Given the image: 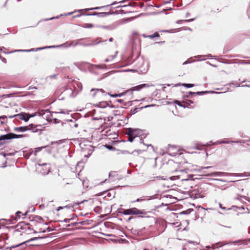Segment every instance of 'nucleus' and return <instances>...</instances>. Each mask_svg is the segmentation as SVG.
<instances>
[{
  "instance_id": "nucleus-35",
  "label": "nucleus",
  "mask_w": 250,
  "mask_h": 250,
  "mask_svg": "<svg viewBox=\"0 0 250 250\" xmlns=\"http://www.w3.org/2000/svg\"><path fill=\"white\" fill-rule=\"evenodd\" d=\"M223 173L221 172H213L211 174H210V175H215V176H218V175H221Z\"/></svg>"
},
{
  "instance_id": "nucleus-14",
  "label": "nucleus",
  "mask_w": 250,
  "mask_h": 250,
  "mask_svg": "<svg viewBox=\"0 0 250 250\" xmlns=\"http://www.w3.org/2000/svg\"><path fill=\"white\" fill-rule=\"evenodd\" d=\"M24 213V212L21 211H17L15 215H12L11 218H13L14 221H15V222H17L20 219H24V218H22V214Z\"/></svg>"
},
{
  "instance_id": "nucleus-44",
  "label": "nucleus",
  "mask_w": 250,
  "mask_h": 250,
  "mask_svg": "<svg viewBox=\"0 0 250 250\" xmlns=\"http://www.w3.org/2000/svg\"><path fill=\"white\" fill-rule=\"evenodd\" d=\"M35 149H36L35 152H38V151H40L42 149V147L36 148H35Z\"/></svg>"
},
{
  "instance_id": "nucleus-63",
  "label": "nucleus",
  "mask_w": 250,
  "mask_h": 250,
  "mask_svg": "<svg viewBox=\"0 0 250 250\" xmlns=\"http://www.w3.org/2000/svg\"><path fill=\"white\" fill-rule=\"evenodd\" d=\"M167 209H169V208L168 207H167Z\"/></svg>"
},
{
  "instance_id": "nucleus-50",
  "label": "nucleus",
  "mask_w": 250,
  "mask_h": 250,
  "mask_svg": "<svg viewBox=\"0 0 250 250\" xmlns=\"http://www.w3.org/2000/svg\"><path fill=\"white\" fill-rule=\"evenodd\" d=\"M76 223H74L71 224V226H76Z\"/></svg>"
},
{
  "instance_id": "nucleus-25",
  "label": "nucleus",
  "mask_w": 250,
  "mask_h": 250,
  "mask_svg": "<svg viewBox=\"0 0 250 250\" xmlns=\"http://www.w3.org/2000/svg\"><path fill=\"white\" fill-rule=\"evenodd\" d=\"M92 222V220L86 219L84 221L80 222L79 223H80L82 225H88L91 224Z\"/></svg>"
},
{
  "instance_id": "nucleus-36",
  "label": "nucleus",
  "mask_w": 250,
  "mask_h": 250,
  "mask_svg": "<svg viewBox=\"0 0 250 250\" xmlns=\"http://www.w3.org/2000/svg\"><path fill=\"white\" fill-rule=\"evenodd\" d=\"M5 220H6V219H1L0 220V226H4L6 224V223H5L4 222Z\"/></svg>"
},
{
  "instance_id": "nucleus-16",
  "label": "nucleus",
  "mask_w": 250,
  "mask_h": 250,
  "mask_svg": "<svg viewBox=\"0 0 250 250\" xmlns=\"http://www.w3.org/2000/svg\"><path fill=\"white\" fill-rule=\"evenodd\" d=\"M192 206L198 208V211L201 215H205L206 211L207 210V209H206L205 208L201 207L200 206L197 205L196 204H191Z\"/></svg>"
},
{
  "instance_id": "nucleus-52",
  "label": "nucleus",
  "mask_w": 250,
  "mask_h": 250,
  "mask_svg": "<svg viewBox=\"0 0 250 250\" xmlns=\"http://www.w3.org/2000/svg\"><path fill=\"white\" fill-rule=\"evenodd\" d=\"M99 8V7H95V8H91V10H92V9H98Z\"/></svg>"
},
{
  "instance_id": "nucleus-53",
  "label": "nucleus",
  "mask_w": 250,
  "mask_h": 250,
  "mask_svg": "<svg viewBox=\"0 0 250 250\" xmlns=\"http://www.w3.org/2000/svg\"><path fill=\"white\" fill-rule=\"evenodd\" d=\"M248 232L249 233H250V226L248 228Z\"/></svg>"
},
{
  "instance_id": "nucleus-11",
  "label": "nucleus",
  "mask_w": 250,
  "mask_h": 250,
  "mask_svg": "<svg viewBox=\"0 0 250 250\" xmlns=\"http://www.w3.org/2000/svg\"><path fill=\"white\" fill-rule=\"evenodd\" d=\"M42 127L41 125H35L34 124H30L27 126L28 130H31L32 132L35 133L38 131H41Z\"/></svg>"
},
{
  "instance_id": "nucleus-27",
  "label": "nucleus",
  "mask_w": 250,
  "mask_h": 250,
  "mask_svg": "<svg viewBox=\"0 0 250 250\" xmlns=\"http://www.w3.org/2000/svg\"><path fill=\"white\" fill-rule=\"evenodd\" d=\"M117 53V52L116 51L114 53V55H109L108 57V58L105 60V62H107L111 61L112 60H113L115 58V57H116V55Z\"/></svg>"
},
{
  "instance_id": "nucleus-56",
  "label": "nucleus",
  "mask_w": 250,
  "mask_h": 250,
  "mask_svg": "<svg viewBox=\"0 0 250 250\" xmlns=\"http://www.w3.org/2000/svg\"><path fill=\"white\" fill-rule=\"evenodd\" d=\"M107 196H109L110 197V193H108L107 194Z\"/></svg>"
},
{
  "instance_id": "nucleus-31",
  "label": "nucleus",
  "mask_w": 250,
  "mask_h": 250,
  "mask_svg": "<svg viewBox=\"0 0 250 250\" xmlns=\"http://www.w3.org/2000/svg\"><path fill=\"white\" fill-rule=\"evenodd\" d=\"M192 211H193V209L188 208L187 210L183 211L180 212L179 214H188Z\"/></svg>"
},
{
  "instance_id": "nucleus-40",
  "label": "nucleus",
  "mask_w": 250,
  "mask_h": 250,
  "mask_svg": "<svg viewBox=\"0 0 250 250\" xmlns=\"http://www.w3.org/2000/svg\"><path fill=\"white\" fill-rule=\"evenodd\" d=\"M169 204H161L157 207H156V208H160L161 207H163V206H165V207H167V205H168Z\"/></svg>"
},
{
  "instance_id": "nucleus-49",
  "label": "nucleus",
  "mask_w": 250,
  "mask_h": 250,
  "mask_svg": "<svg viewBox=\"0 0 250 250\" xmlns=\"http://www.w3.org/2000/svg\"><path fill=\"white\" fill-rule=\"evenodd\" d=\"M220 226L223 227H226V228H230V227H227V226H224V225H220Z\"/></svg>"
},
{
  "instance_id": "nucleus-21",
  "label": "nucleus",
  "mask_w": 250,
  "mask_h": 250,
  "mask_svg": "<svg viewBox=\"0 0 250 250\" xmlns=\"http://www.w3.org/2000/svg\"><path fill=\"white\" fill-rule=\"evenodd\" d=\"M143 37L145 38H149V39H153L155 37H159L160 35L158 32H155L152 35H146L145 34H143Z\"/></svg>"
},
{
  "instance_id": "nucleus-51",
  "label": "nucleus",
  "mask_w": 250,
  "mask_h": 250,
  "mask_svg": "<svg viewBox=\"0 0 250 250\" xmlns=\"http://www.w3.org/2000/svg\"><path fill=\"white\" fill-rule=\"evenodd\" d=\"M70 226H71V224H67V225H66V227H70Z\"/></svg>"
},
{
  "instance_id": "nucleus-62",
  "label": "nucleus",
  "mask_w": 250,
  "mask_h": 250,
  "mask_svg": "<svg viewBox=\"0 0 250 250\" xmlns=\"http://www.w3.org/2000/svg\"><path fill=\"white\" fill-rule=\"evenodd\" d=\"M144 250H148L147 249H144Z\"/></svg>"
},
{
  "instance_id": "nucleus-29",
  "label": "nucleus",
  "mask_w": 250,
  "mask_h": 250,
  "mask_svg": "<svg viewBox=\"0 0 250 250\" xmlns=\"http://www.w3.org/2000/svg\"><path fill=\"white\" fill-rule=\"evenodd\" d=\"M82 26L83 28H91L94 27V25L92 23H83Z\"/></svg>"
},
{
  "instance_id": "nucleus-55",
  "label": "nucleus",
  "mask_w": 250,
  "mask_h": 250,
  "mask_svg": "<svg viewBox=\"0 0 250 250\" xmlns=\"http://www.w3.org/2000/svg\"><path fill=\"white\" fill-rule=\"evenodd\" d=\"M70 91H71V95L73 94V91L71 89H70Z\"/></svg>"
},
{
  "instance_id": "nucleus-64",
  "label": "nucleus",
  "mask_w": 250,
  "mask_h": 250,
  "mask_svg": "<svg viewBox=\"0 0 250 250\" xmlns=\"http://www.w3.org/2000/svg\"><path fill=\"white\" fill-rule=\"evenodd\" d=\"M242 209H244V207H242Z\"/></svg>"
},
{
  "instance_id": "nucleus-6",
  "label": "nucleus",
  "mask_w": 250,
  "mask_h": 250,
  "mask_svg": "<svg viewBox=\"0 0 250 250\" xmlns=\"http://www.w3.org/2000/svg\"><path fill=\"white\" fill-rule=\"evenodd\" d=\"M43 114L44 113L43 112V111H41L36 112L34 114H32V115H30V114L25 113H22L16 115V116L18 117V118L20 120H24L25 122H27V121H28V120L29 119V118L30 117H34L37 115L42 116Z\"/></svg>"
},
{
  "instance_id": "nucleus-3",
  "label": "nucleus",
  "mask_w": 250,
  "mask_h": 250,
  "mask_svg": "<svg viewBox=\"0 0 250 250\" xmlns=\"http://www.w3.org/2000/svg\"><path fill=\"white\" fill-rule=\"evenodd\" d=\"M29 220L32 222L33 226L36 227L38 229V226L41 225H48V223L45 222L42 217L40 216L32 215L28 216Z\"/></svg>"
},
{
  "instance_id": "nucleus-54",
  "label": "nucleus",
  "mask_w": 250,
  "mask_h": 250,
  "mask_svg": "<svg viewBox=\"0 0 250 250\" xmlns=\"http://www.w3.org/2000/svg\"><path fill=\"white\" fill-rule=\"evenodd\" d=\"M172 215H173V216H176L177 215V214L175 213H172Z\"/></svg>"
},
{
  "instance_id": "nucleus-7",
  "label": "nucleus",
  "mask_w": 250,
  "mask_h": 250,
  "mask_svg": "<svg viewBox=\"0 0 250 250\" xmlns=\"http://www.w3.org/2000/svg\"><path fill=\"white\" fill-rule=\"evenodd\" d=\"M139 130L138 129H133L128 128L127 129L125 134L128 135V140L132 142L134 139L137 137L139 134Z\"/></svg>"
},
{
  "instance_id": "nucleus-24",
  "label": "nucleus",
  "mask_w": 250,
  "mask_h": 250,
  "mask_svg": "<svg viewBox=\"0 0 250 250\" xmlns=\"http://www.w3.org/2000/svg\"><path fill=\"white\" fill-rule=\"evenodd\" d=\"M174 103L177 104V105H179L180 106L183 107H188V105H187L186 103H184V102H181L178 100L175 101Z\"/></svg>"
},
{
  "instance_id": "nucleus-8",
  "label": "nucleus",
  "mask_w": 250,
  "mask_h": 250,
  "mask_svg": "<svg viewBox=\"0 0 250 250\" xmlns=\"http://www.w3.org/2000/svg\"><path fill=\"white\" fill-rule=\"evenodd\" d=\"M45 238H46L45 236L33 237V238H31L30 239H29V240H28L27 241H26L23 242L22 243H21L20 244H17V245H12V246H11V248H17V247H22L21 249H25L26 246H27L26 244L27 243L30 242H32V241H35V240H38V239H41Z\"/></svg>"
},
{
  "instance_id": "nucleus-26",
  "label": "nucleus",
  "mask_w": 250,
  "mask_h": 250,
  "mask_svg": "<svg viewBox=\"0 0 250 250\" xmlns=\"http://www.w3.org/2000/svg\"><path fill=\"white\" fill-rule=\"evenodd\" d=\"M151 197H147V196H143L141 198H138L136 200V202H141V201H147L148 200L151 199Z\"/></svg>"
},
{
  "instance_id": "nucleus-1",
  "label": "nucleus",
  "mask_w": 250,
  "mask_h": 250,
  "mask_svg": "<svg viewBox=\"0 0 250 250\" xmlns=\"http://www.w3.org/2000/svg\"><path fill=\"white\" fill-rule=\"evenodd\" d=\"M118 213L125 215H141L139 217H149V216H147V214L151 212L150 211H146L144 209L140 210L136 208H132L128 209H125L123 208H120L118 209Z\"/></svg>"
},
{
  "instance_id": "nucleus-23",
  "label": "nucleus",
  "mask_w": 250,
  "mask_h": 250,
  "mask_svg": "<svg viewBox=\"0 0 250 250\" xmlns=\"http://www.w3.org/2000/svg\"><path fill=\"white\" fill-rule=\"evenodd\" d=\"M103 206H97L93 208L94 211L98 214L102 213Z\"/></svg>"
},
{
  "instance_id": "nucleus-18",
  "label": "nucleus",
  "mask_w": 250,
  "mask_h": 250,
  "mask_svg": "<svg viewBox=\"0 0 250 250\" xmlns=\"http://www.w3.org/2000/svg\"><path fill=\"white\" fill-rule=\"evenodd\" d=\"M35 207L33 206L30 207L28 209H27L24 213L22 214V218H25L26 215L29 213V212H33L35 211Z\"/></svg>"
},
{
  "instance_id": "nucleus-43",
  "label": "nucleus",
  "mask_w": 250,
  "mask_h": 250,
  "mask_svg": "<svg viewBox=\"0 0 250 250\" xmlns=\"http://www.w3.org/2000/svg\"><path fill=\"white\" fill-rule=\"evenodd\" d=\"M211 247L213 249H215V248H216V247H215V245H214V244H212V245H211ZM206 248H207V249H209V248H210V246H207V247H206Z\"/></svg>"
},
{
  "instance_id": "nucleus-15",
  "label": "nucleus",
  "mask_w": 250,
  "mask_h": 250,
  "mask_svg": "<svg viewBox=\"0 0 250 250\" xmlns=\"http://www.w3.org/2000/svg\"><path fill=\"white\" fill-rule=\"evenodd\" d=\"M112 207L109 206H104L103 207L102 213L103 214L101 215V217H104L105 215L109 214L111 212Z\"/></svg>"
},
{
  "instance_id": "nucleus-34",
  "label": "nucleus",
  "mask_w": 250,
  "mask_h": 250,
  "mask_svg": "<svg viewBox=\"0 0 250 250\" xmlns=\"http://www.w3.org/2000/svg\"><path fill=\"white\" fill-rule=\"evenodd\" d=\"M242 241V239H240V240H235V241H230L229 243H228V244L230 245V244H232L240 243Z\"/></svg>"
},
{
  "instance_id": "nucleus-45",
  "label": "nucleus",
  "mask_w": 250,
  "mask_h": 250,
  "mask_svg": "<svg viewBox=\"0 0 250 250\" xmlns=\"http://www.w3.org/2000/svg\"><path fill=\"white\" fill-rule=\"evenodd\" d=\"M220 208H222V209H225L226 208L225 207H223V204H218Z\"/></svg>"
},
{
  "instance_id": "nucleus-42",
  "label": "nucleus",
  "mask_w": 250,
  "mask_h": 250,
  "mask_svg": "<svg viewBox=\"0 0 250 250\" xmlns=\"http://www.w3.org/2000/svg\"><path fill=\"white\" fill-rule=\"evenodd\" d=\"M88 201H89V202H94V201H93L92 199H89V200H83V201H82V202H81V203H83L84 202H88Z\"/></svg>"
},
{
  "instance_id": "nucleus-39",
  "label": "nucleus",
  "mask_w": 250,
  "mask_h": 250,
  "mask_svg": "<svg viewBox=\"0 0 250 250\" xmlns=\"http://www.w3.org/2000/svg\"><path fill=\"white\" fill-rule=\"evenodd\" d=\"M122 95H123V94H122V93L119 94H113V95L111 94L110 96L112 97H121Z\"/></svg>"
},
{
  "instance_id": "nucleus-61",
  "label": "nucleus",
  "mask_w": 250,
  "mask_h": 250,
  "mask_svg": "<svg viewBox=\"0 0 250 250\" xmlns=\"http://www.w3.org/2000/svg\"><path fill=\"white\" fill-rule=\"evenodd\" d=\"M177 223H173V225H176V224H177Z\"/></svg>"
},
{
  "instance_id": "nucleus-38",
  "label": "nucleus",
  "mask_w": 250,
  "mask_h": 250,
  "mask_svg": "<svg viewBox=\"0 0 250 250\" xmlns=\"http://www.w3.org/2000/svg\"><path fill=\"white\" fill-rule=\"evenodd\" d=\"M71 219L65 218L63 221H60V222H63L65 223H69Z\"/></svg>"
},
{
  "instance_id": "nucleus-28",
  "label": "nucleus",
  "mask_w": 250,
  "mask_h": 250,
  "mask_svg": "<svg viewBox=\"0 0 250 250\" xmlns=\"http://www.w3.org/2000/svg\"><path fill=\"white\" fill-rule=\"evenodd\" d=\"M180 85H182V86H184L187 88L192 87L194 86V85L193 84H188V83H182V84L179 83V84H176V86H180Z\"/></svg>"
},
{
  "instance_id": "nucleus-32",
  "label": "nucleus",
  "mask_w": 250,
  "mask_h": 250,
  "mask_svg": "<svg viewBox=\"0 0 250 250\" xmlns=\"http://www.w3.org/2000/svg\"><path fill=\"white\" fill-rule=\"evenodd\" d=\"M242 240V241L241 242H242V243L244 245H248L249 243H250V238L247 239H244Z\"/></svg>"
},
{
  "instance_id": "nucleus-47",
  "label": "nucleus",
  "mask_w": 250,
  "mask_h": 250,
  "mask_svg": "<svg viewBox=\"0 0 250 250\" xmlns=\"http://www.w3.org/2000/svg\"><path fill=\"white\" fill-rule=\"evenodd\" d=\"M11 246L10 247H6L5 248V250H8L9 249H10V250H12L13 248H11Z\"/></svg>"
},
{
  "instance_id": "nucleus-59",
  "label": "nucleus",
  "mask_w": 250,
  "mask_h": 250,
  "mask_svg": "<svg viewBox=\"0 0 250 250\" xmlns=\"http://www.w3.org/2000/svg\"><path fill=\"white\" fill-rule=\"evenodd\" d=\"M115 3V2L114 3H112L111 5H114Z\"/></svg>"
},
{
  "instance_id": "nucleus-19",
  "label": "nucleus",
  "mask_w": 250,
  "mask_h": 250,
  "mask_svg": "<svg viewBox=\"0 0 250 250\" xmlns=\"http://www.w3.org/2000/svg\"><path fill=\"white\" fill-rule=\"evenodd\" d=\"M105 135L107 136H111L112 138L113 139H115L118 136V134H116L115 132H114L113 134H112L111 132H110V129H108L107 130H106L105 131Z\"/></svg>"
},
{
  "instance_id": "nucleus-46",
  "label": "nucleus",
  "mask_w": 250,
  "mask_h": 250,
  "mask_svg": "<svg viewBox=\"0 0 250 250\" xmlns=\"http://www.w3.org/2000/svg\"><path fill=\"white\" fill-rule=\"evenodd\" d=\"M132 219V217H128L127 221L128 222V221H130Z\"/></svg>"
},
{
  "instance_id": "nucleus-12",
  "label": "nucleus",
  "mask_w": 250,
  "mask_h": 250,
  "mask_svg": "<svg viewBox=\"0 0 250 250\" xmlns=\"http://www.w3.org/2000/svg\"><path fill=\"white\" fill-rule=\"evenodd\" d=\"M39 208L40 209L42 210L45 208H46V212H47L49 214H50L51 213H55V208L52 206L50 209H48V204H46L45 205V204H40Z\"/></svg>"
},
{
  "instance_id": "nucleus-13",
  "label": "nucleus",
  "mask_w": 250,
  "mask_h": 250,
  "mask_svg": "<svg viewBox=\"0 0 250 250\" xmlns=\"http://www.w3.org/2000/svg\"><path fill=\"white\" fill-rule=\"evenodd\" d=\"M109 178L112 181L119 180L121 179V177L119 175L118 173L115 171H111L109 173Z\"/></svg>"
},
{
  "instance_id": "nucleus-58",
  "label": "nucleus",
  "mask_w": 250,
  "mask_h": 250,
  "mask_svg": "<svg viewBox=\"0 0 250 250\" xmlns=\"http://www.w3.org/2000/svg\"><path fill=\"white\" fill-rule=\"evenodd\" d=\"M0 241H1V240L0 239ZM0 249H2V247L1 246H0Z\"/></svg>"
},
{
  "instance_id": "nucleus-41",
  "label": "nucleus",
  "mask_w": 250,
  "mask_h": 250,
  "mask_svg": "<svg viewBox=\"0 0 250 250\" xmlns=\"http://www.w3.org/2000/svg\"><path fill=\"white\" fill-rule=\"evenodd\" d=\"M104 225L106 228H109L110 227V224L109 222H104Z\"/></svg>"
},
{
  "instance_id": "nucleus-60",
  "label": "nucleus",
  "mask_w": 250,
  "mask_h": 250,
  "mask_svg": "<svg viewBox=\"0 0 250 250\" xmlns=\"http://www.w3.org/2000/svg\"><path fill=\"white\" fill-rule=\"evenodd\" d=\"M122 2H123V1H121L119 2V3H122Z\"/></svg>"
},
{
  "instance_id": "nucleus-22",
  "label": "nucleus",
  "mask_w": 250,
  "mask_h": 250,
  "mask_svg": "<svg viewBox=\"0 0 250 250\" xmlns=\"http://www.w3.org/2000/svg\"><path fill=\"white\" fill-rule=\"evenodd\" d=\"M14 130L19 132H24L28 130L27 126L15 127Z\"/></svg>"
},
{
  "instance_id": "nucleus-2",
  "label": "nucleus",
  "mask_w": 250,
  "mask_h": 250,
  "mask_svg": "<svg viewBox=\"0 0 250 250\" xmlns=\"http://www.w3.org/2000/svg\"><path fill=\"white\" fill-rule=\"evenodd\" d=\"M31 224L26 223L24 221L19 222L15 226L6 227V229H14V233L20 232L21 233H26L29 234L33 230Z\"/></svg>"
},
{
  "instance_id": "nucleus-10",
  "label": "nucleus",
  "mask_w": 250,
  "mask_h": 250,
  "mask_svg": "<svg viewBox=\"0 0 250 250\" xmlns=\"http://www.w3.org/2000/svg\"><path fill=\"white\" fill-rule=\"evenodd\" d=\"M23 136V135H17L14 133H10L5 135L0 136V140H9L13 138H19Z\"/></svg>"
},
{
  "instance_id": "nucleus-4",
  "label": "nucleus",
  "mask_w": 250,
  "mask_h": 250,
  "mask_svg": "<svg viewBox=\"0 0 250 250\" xmlns=\"http://www.w3.org/2000/svg\"><path fill=\"white\" fill-rule=\"evenodd\" d=\"M79 204L67 205L65 206H60L55 209L57 211L62 210L63 213H69L74 211L75 207L78 208Z\"/></svg>"
},
{
  "instance_id": "nucleus-5",
  "label": "nucleus",
  "mask_w": 250,
  "mask_h": 250,
  "mask_svg": "<svg viewBox=\"0 0 250 250\" xmlns=\"http://www.w3.org/2000/svg\"><path fill=\"white\" fill-rule=\"evenodd\" d=\"M104 93L103 89L93 88L90 91V96L94 99L100 100L104 97Z\"/></svg>"
},
{
  "instance_id": "nucleus-9",
  "label": "nucleus",
  "mask_w": 250,
  "mask_h": 250,
  "mask_svg": "<svg viewBox=\"0 0 250 250\" xmlns=\"http://www.w3.org/2000/svg\"><path fill=\"white\" fill-rule=\"evenodd\" d=\"M193 185V181L192 179H185L183 180L182 186L183 189L186 190V191H190L191 188H192Z\"/></svg>"
},
{
  "instance_id": "nucleus-48",
  "label": "nucleus",
  "mask_w": 250,
  "mask_h": 250,
  "mask_svg": "<svg viewBox=\"0 0 250 250\" xmlns=\"http://www.w3.org/2000/svg\"><path fill=\"white\" fill-rule=\"evenodd\" d=\"M87 214H88V213H85V214H81H81H80V215H81V216H85V215H86Z\"/></svg>"
},
{
  "instance_id": "nucleus-57",
  "label": "nucleus",
  "mask_w": 250,
  "mask_h": 250,
  "mask_svg": "<svg viewBox=\"0 0 250 250\" xmlns=\"http://www.w3.org/2000/svg\"><path fill=\"white\" fill-rule=\"evenodd\" d=\"M96 43H90V45H94V44H96Z\"/></svg>"
},
{
  "instance_id": "nucleus-33",
  "label": "nucleus",
  "mask_w": 250,
  "mask_h": 250,
  "mask_svg": "<svg viewBox=\"0 0 250 250\" xmlns=\"http://www.w3.org/2000/svg\"><path fill=\"white\" fill-rule=\"evenodd\" d=\"M207 91L205 92H189V94L190 95H200L205 93H207Z\"/></svg>"
},
{
  "instance_id": "nucleus-30",
  "label": "nucleus",
  "mask_w": 250,
  "mask_h": 250,
  "mask_svg": "<svg viewBox=\"0 0 250 250\" xmlns=\"http://www.w3.org/2000/svg\"><path fill=\"white\" fill-rule=\"evenodd\" d=\"M13 218H11V216H10V218L8 219H6L5 221H6V224H14L16 223L15 221H14L13 219Z\"/></svg>"
},
{
  "instance_id": "nucleus-17",
  "label": "nucleus",
  "mask_w": 250,
  "mask_h": 250,
  "mask_svg": "<svg viewBox=\"0 0 250 250\" xmlns=\"http://www.w3.org/2000/svg\"><path fill=\"white\" fill-rule=\"evenodd\" d=\"M147 86L146 84H142L140 85H138L136 86H134L130 88L129 90L127 91V92H129V91H139L142 88L146 87Z\"/></svg>"
},
{
  "instance_id": "nucleus-20",
  "label": "nucleus",
  "mask_w": 250,
  "mask_h": 250,
  "mask_svg": "<svg viewBox=\"0 0 250 250\" xmlns=\"http://www.w3.org/2000/svg\"><path fill=\"white\" fill-rule=\"evenodd\" d=\"M53 230H54V229H51L50 227H47L45 229H43V230H42L41 229H39L38 232H39V233H45L46 231H47V232H51V231H52ZM33 233H38V231L34 230Z\"/></svg>"
},
{
  "instance_id": "nucleus-37",
  "label": "nucleus",
  "mask_w": 250,
  "mask_h": 250,
  "mask_svg": "<svg viewBox=\"0 0 250 250\" xmlns=\"http://www.w3.org/2000/svg\"><path fill=\"white\" fill-rule=\"evenodd\" d=\"M184 103H187V105H188V108L191 107H190V104L193 103V102L192 101H190V100H189V101H188V102H184Z\"/></svg>"
}]
</instances>
